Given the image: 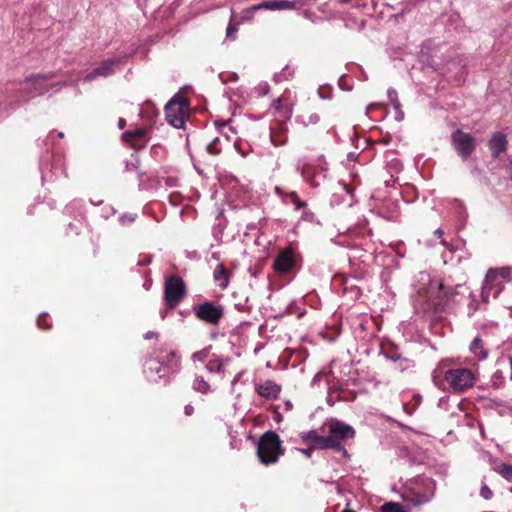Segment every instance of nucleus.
Segmentation results:
<instances>
[{
  "instance_id": "nucleus-22",
  "label": "nucleus",
  "mask_w": 512,
  "mask_h": 512,
  "mask_svg": "<svg viewBox=\"0 0 512 512\" xmlns=\"http://www.w3.org/2000/svg\"><path fill=\"white\" fill-rule=\"evenodd\" d=\"M496 471L506 480L512 481V465L501 464L497 467Z\"/></svg>"
},
{
  "instance_id": "nucleus-31",
  "label": "nucleus",
  "mask_w": 512,
  "mask_h": 512,
  "mask_svg": "<svg viewBox=\"0 0 512 512\" xmlns=\"http://www.w3.org/2000/svg\"><path fill=\"white\" fill-rule=\"evenodd\" d=\"M217 138L214 139L211 143L208 144L207 146V151L212 154V155H218L220 153V151L218 149H216L215 147V144L217 142Z\"/></svg>"
},
{
  "instance_id": "nucleus-42",
  "label": "nucleus",
  "mask_w": 512,
  "mask_h": 512,
  "mask_svg": "<svg viewBox=\"0 0 512 512\" xmlns=\"http://www.w3.org/2000/svg\"><path fill=\"white\" fill-rule=\"evenodd\" d=\"M311 449L312 448H309V449H303L302 452L306 455V456H310L311 455Z\"/></svg>"
},
{
  "instance_id": "nucleus-16",
  "label": "nucleus",
  "mask_w": 512,
  "mask_h": 512,
  "mask_svg": "<svg viewBox=\"0 0 512 512\" xmlns=\"http://www.w3.org/2000/svg\"><path fill=\"white\" fill-rule=\"evenodd\" d=\"M214 279L218 281L221 288H226L228 285V276L223 265H218L214 270Z\"/></svg>"
},
{
  "instance_id": "nucleus-7",
  "label": "nucleus",
  "mask_w": 512,
  "mask_h": 512,
  "mask_svg": "<svg viewBox=\"0 0 512 512\" xmlns=\"http://www.w3.org/2000/svg\"><path fill=\"white\" fill-rule=\"evenodd\" d=\"M452 145L457 153L467 159L475 150V139L462 130H456L451 136Z\"/></svg>"
},
{
  "instance_id": "nucleus-14",
  "label": "nucleus",
  "mask_w": 512,
  "mask_h": 512,
  "mask_svg": "<svg viewBox=\"0 0 512 512\" xmlns=\"http://www.w3.org/2000/svg\"><path fill=\"white\" fill-rule=\"evenodd\" d=\"M433 495V491L425 493L410 491L404 499L409 501L414 506H420L422 504L428 503L432 499Z\"/></svg>"
},
{
  "instance_id": "nucleus-12",
  "label": "nucleus",
  "mask_w": 512,
  "mask_h": 512,
  "mask_svg": "<svg viewBox=\"0 0 512 512\" xmlns=\"http://www.w3.org/2000/svg\"><path fill=\"white\" fill-rule=\"evenodd\" d=\"M147 131L143 128H137L135 130L126 131L123 134V140L129 143L134 149H141L145 147V142L143 141L146 136Z\"/></svg>"
},
{
  "instance_id": "nucleus-41",
  "label": "nucleus",
  "mask_w": 512,
  "mask_h": 512,
  "mask_svg": "<svg viewBox=\"0 0 512 512\" xmlns=\"http://www.w3.org/2000/svg\"><path fill=\"white\" fill-rule=\"evenodd\" d=\"M154 370H155V372H156L157 374H159V375H160V377H162V376H163V375H161V374H160V373L162 372V366H161V365H160L159 367H156Z\"/></svg>"
},
{
  "instance_id": "nucleus-37",
  "label": "nucleus",
  "mask_w": 512,
  "mask_h": 512,
  "mask_svg": "<svg viewBox=\"0 0 512 512\" xmlns=\"http://www.w3.org/2000/svg\"><path fill=\"white\" fill-rule=\"evenodd\" d=\"M125 126H126V121H125V119L120 118V119L118 120V127H119L120 129H123Z\"/></svg>"
},
{
  "instance_id": "nucleus-33",
  "label": "nucleus",
  "mask_w": 512,
  "mask_h": 512,
  "mask_svg": "<svg viewBox=\"0 0 512 512\" xmlns=\"http://www.w3.org/2000/svg\"><path fill=\"white\" fill-rule=\"evenodd\" d=\"M194 412V408L192 405H186L185 408H184V413L187 415V416H191Z\"/></svg>"
},
{
  "instance_id": "nucleus-40",
  "label": "nucleus",
  "mask_w": 512,
  "mask_h": 512,
  "mask_svg": "<svg viewBox=\"0 0 512 512\" xmlns=\"http://www.w3.org/2000/svg\"><path fill=\"white\" fill-rule=\"evenodd\" d=\"M508 172H509L510 178L512 180V161L508 165Z\"/></svg>"
},
{
  "instance_id": "nucleus-15",
  "label": "nucleus",
  "mask_w": 512,
  "mask_h": 512,
  "mask_svg": "<svg viewBox=\"0 0 512 512\" xmlns=\"http://www.w3.org/2000/svg\"><path fill=\"white\" fill-rule=\"evenodd\" d=\"M511 275V269L509 267H502L499 269H490L486 275V281H494L498 276L501 278H509Z\"/></svg>"
},
{
  "instance_id": "nucleus-39",
  "label": "nucleus",
  "mask_w": 512,
  "mask_h": 512,
  "mask_svg": "<svg viewBox=\"0 0 512 512\" xmlns=\"http://www.w3.org/2000/svg\"><path fill=\"white\" fill-rule=\"evenodd\" d=\"M435 235H436L437 237H441V236L443 235V230H442V229H440V228H439V229H437V230H435Z\"/></svg>"
},
{
  "instance_id": "nucleus-18",
  "label": "nucleus",
  "mask_w": 512,
  "mask_h": 512,
  "mask_svg": "<svg viewBox=\"0 0 512 512\" xmlns=\"http://www.w3.org/2000/svg\"><path fill=\"white\" fill-rule=\"evenodd\" d=\"M312 449H333V443L329 439V436H320L316 438L315 444Z\"/></svg>"
},
{
  "instance_id": "nucleus-34",
  "label": "nucleus",
  "mask_w": 512,
  "mask_h": 512,
  "mask_svg": "<svg viewBox=\"0 0 512 512\" xmlns=\"http://www.w3.org/2000/svg\"><path fill=\"white\" fill-rule=\"evenodd\" d=\"M272 106H273L276 110L280 111V110H281V108H282V105H281V99H280V98H278V99L274 100V101H273V103H272Z\"/></svg>"
},
{
  "instance_id": "nucleus-45",
  "label": "nucleus",
  "mask_w": 512,
  "mask_h": 512,
  "mask_svg": "<svg viewBox=\"0 0 512 512\" xmlns=\"http://www.w3.org/2000/svg\"><path fill=\"white\" fill-rule=\"evenodd\" d=\"M59 137H64V134L62 132L59 133Z\"/></svg>"
},
{
  "instance_id": "nucleus-6",
  "label": "nucleus",
  "mask_w": 512,
  "mask_h": 512,
  "mask_svg": "<svg viewBox=\"0 0 512 512\" xmlns=\"http://www.w3.org/2000/svg\"><path fill=\"white\" fill-rule=\"evenodd\" d=\"M196 317L206 323L216 325L224 315V309L221 305L206 301L193 307Z\"/></svg>"
},
{
  "instance_id": "nucleus-35",
  "label": "nucleus",
  "mask_w": 512,
  "mask_h": 512,
  "mask_svg": "<svg viewBox=\"0 0 512 512\" xmlns=\"http://www.w3.org/2000/svg\"><path fill=\"white\" fill-rule=\"evenodd\" d=\"M323 376H324V374H323V373H321V372L317 373V374L314 376V378H313L312 384H313V385H315L316 383H318V382L321 380V378H322Z\"/></svg>"
},
{
  "instance_id": "nucleus-19",
  "label": "nucleus",
  "mask_w": 512,
  "mask_h": 512,
  "mask_svg": "<svg viewBox=\"0 0 512 512\" xmlns=\"http://www.w3.org/2000/svg\"><path fill=\"white\" fill-rule=\"evenodd\" d=\"M296 5H297L296 1L274 0L273 1V10L295 9Z\"/></svg>"
},
{
  "instance_id": "nucleus-36",
  "label": "nucleus",
  "mask_w": 512,
  "mask_h": 512,
  "mask_svg": "<svg viewBox=\"0 0 512 512\" xmlns=\"http://www.w3.org/2000/svg\"><path fill=\"white\" fill-rule=\"evenodd\" d=\"M437 289H438V292H439V293H440V292H443V293L445 294V296H446V295H447V293H448V292L445 290L444 285H443L442 283H439V284L437 285Z\"/></svg>"
},
{
  "instance_id": "nucleus-13",
  "label": "nucleus",
  "mask_w": 512,
  "mask_h": 512,
  "mask_svg": "<svg viewBox=\"0 0 512 512\" xmlns=\"http://www.w3.org/2000/svg\"><path fill=\"white\" fill-rule=\"evenodd\" d=\"M280 391V386L272 380H266L256 386V392L266 399H276Z\"/></svg>"
},
{
  "instance_id": "nucleus-27",
  "label": "nucleus",
  "mask_w": 512,
  "mask_h": 512,
  "mask_svg": "<svg viewBox=\"0 0 512 512\" xmlns=\"http://www.w3.org/2000/svg\"><path fill=\"white\" fill-rule=\"evenodd\" d=\"M388 97H389V100H390L391 104L393 105V107L395 109H398L400 107V103L398 101L396 91L393 89L388 90Z\"/></svg>"
},
{
  "instance_id": "nucleus-17",
  "label": "nucleus",
  "mask_w": 512,
  "mask_h": 512,
  "mask_svg": "<svg viewBox=\"0 0 512 512\" xmlns=\"http://www.w3.org/2000/svg\"><path fill=\"white\" fill-rule=\"evenodd\" d=\"M470 349L479 359H485L487 357V352L483 349L482 340L480 338H475L472 341Z\"/></svg>"
},
{
  "instance_id": "nucleus-8",
  "label": "nucleus",
  "mask_w": 512,
  "mask_h": 512,
  "mask_svg": "<svg viewBox=\"0 0 512 512\" xmlns=\"http://www.w3.org/2000/svg\"><path fill=\"white\" fill-rule=\"evenodd\" d=\"M295 265L293 253L291 250L282 251L274 260L273 268L278 273H288Z\"/></svg>"
},
{
  "instance_id": "nucleus-20",
  "label": "nucleus",
  "mask_w": 512,
  "mask_h": 512,
  "mask_svg": "<svg viewBox=\"0 0 512 512\" xmlns=\"http://www.w3.org/2000/svg\"><path fill=\"white\" fill-rule=\"evenodd\" d=\"M380 512H407L400 503L387 502L380 508Z\"/></svg>"
},
{
  "instance_id": "nucleus-30",
  "label": "nucleus",
  "mask_w": 512,
  "mask_h": 512,
  "mask_svg": "<svg viewBox=\"0 0 512 512\" xmlns=\"http://www.w3.org/2000/svg\"><path fill=\"white\" fill-rule=\"evenodd\" d=\"M237 32V28L235 25H232L231 23L228 25L226 29V36L232 40L235 39V33Z\"/></svg>"
},
{
  "instance_id": "nucleus-23",
  "label": "nucleus",
  "mask_w": 512,
  "mask_h": 512,
  "mask_svg": "<svg viewBox=\"0 0 512 512\" xmlns=\"http://www.w3.org/2000/svg\"><path fill=\"white\" fill-rule=\"evenodd\" d=\"M159 365L161 366H164V365H167L171 368H177L178 367V361L176 360V355L174 352H170L168 355H167V359L166 360H159L158 362Z\"/></svg>"
},
{
  "instance_id": "nucleus-24",
  "label": "nucleus",
  "mask_w": 512,
  "mask_h": 512,
  "mask_svg": "<svg viewBox=\"0 0 512 512\" xmlns=\"http://www.w3.org/2000/svg\"><path fill=\"white\" fill-rule=\"evenodd\" d=\"M319 435L316 431L312 430L305 434H303L302 439L305 443L310 445V448H312L315 444L316 438H318Z\"/></svg>"
},
{
  "instance_id": "nucleus-10",
  "label": "nucleus",
  "mask_w": 512,
  "mask_h": 512,
  "mask_svg": "<svg viewBox=\"0 0 512 512\" xmlns=\"http://www.w3.org/2000/svg\"><path fill=\"white\" fill-rule=\"evenodd\" d=\"M507 138L506 135L502 132H495L492 134L488 147L491 151V155L493 158H498L501 153H504L507 149Z\"/></svg>"
},
{
  "instance_id": "nucleus-44",
  "label": "nucleus",
  "mask_w": 512,
  "mask_h": 512,
  "mask_svg": "<svg viewBox=\"0 0 512 512\" xmlns=\"http://www.w3.org/2000/svg\"><path fill=\"white\" fill-rule=\"evenodd\" d=\"M342 512H355V511H353V510H351V509H345V510H343Z\"/></svg>"
},
{
  "instance_id": "nucleus-11",
  "label": "nucleus",
  "mask_w": 512,
  "mask_h": 512,
  "mask_svg": "<svg viewBox=\"0 0 512 512\" xmlns=\"http://www.w3.org/2000/svg\"><path fill=\"white\" fill-rule=\"evenodd\" d=\"M119 63L118 59H108L104 61L99 67L95 68L91 73L84 77V81L90 82L98 76L107 77L114 73V65Z\"/></svg>"
},
{
  "instance_id": "nucleus-3",
  "label": "nucleus",
  "mask_w": 512,
  "mask_h": 512,
  "mask_svg": "<svg viewBox=\"0 0 512 512\" xmlns=\"http://www.w3.org/2000/svg\"><path fill=\"white\" fill-rule=\"evenodd\" d=\"M354 435L355 431L353 427L341 421L333 420L328 425V436L333 443V449L342 451L344 455L347 454V451L343 448L342 443L347 439L353 438Z\"/></svg>"
},
{
  "instance_id": "nucleus-9",
  "label": "nucleus",
  "mask_w": 512,
  "mask_h": 512,
  "mask_svg": "<svg viewBox=\"0 0 512 512\" xmlns=\"http://www.w3.org/2000/svg\"><path fill=\"white\" fill-rule=\"evenodd\" d=\"M54 77L55 73L53 72L29 76L26 81L33 84V90H29L27 93L31 94L32 96L43 94L44 92L48 91V87L44 86L43 84Z\"/></svg>"
},
{
  "instance_id": "nucleus-5",
  "label": "nucleus",
  "mask_w": 512,
  "mask_h": 512,
  "mask_svg": "<svg viewBox=\"0 0 512 512\" xmlns=\"http://www.w3.org/2000/svg\"><path fill=\"white\" fill-rule=\"evenodd\" d=\"M445 380L456 392H462L474 385V375L467 368H457L446 371Z\"/></svg>"
},
{
  "instance_id": "nucleus-4",
  "label": "nucleus",
  "mask_w": 512,
  "mask_h": 512,
  "mask_svg": "<svg viewBox=\"0 0 512 512\" xmlns=\"http://www.w3.org/2000/svg\"><path fill=\"white\" fill-rule=\"evenodd\" d=\"M186 296L184 281L178 276H171L166 279L164 286V298L168 308H175Z\"/></svg>"
},
{
  "instance_id": "nucleus-38",
  "label": "nucleus",
  "mask_w": 512,
  "mask_h": 512,
  "mask_svg": "<svg viewBox=\"0 0 512 512\" xmlns=\"http://www.w3.org/2000/svg\"><path fill=\"white\" fill-rule=\"evenodd\" d=\"M271 139H272V142H273L275 145H281V144L285 143V141H281V142H280V141L276 140V136H275V134H272V135H271Z\"/></svg>"
},
{
  "instance_id": "nucleus-29",
  "label": "nucleus",
  "mask_w": 512,
  "mask_h": 512,
  "mask_svg": "<svg viewBox=\"0 0 512 512\" xmlns=\"http://www.w3.org/2000/svg\"><path fill=\"white\" fill-rule=\"evenodd\" d=\"M480 495L485 499L489 500L492 498V491L487 485H483L480 490Z\"/></svg>"
},
{
  "instance_id": "nucleus-21",
  "label": "nucleus",
  "mask_w": 512,
  "mask_h": 512,
  "mask_svg": "<svg viewBox=\"0 0 512 512\" xmlns=\"http://www.w3.org/2000/svg\"><path fill=\"white\" fill-rule=\"evenodd\" d=\"M193 388L203 394H206L210 390V385L204 380L203 377H196Z\"/></svg>"
},
{
  "instance_id": "nucleus-32",
  "label": "nucleus",
  "mask_w": 512,
  "mask_h": 512,
  "mask_svg": "<svg viewBox=\"0 0 512 512\" xmlns=\"http://www.w3.org/2000/svg\"><path fill=\"white\" fill-rule=\"evenodd\" d=\"M144 338L146 340L158 339V333L154 331H149L144 335Z\"/></svg>"
},
{
  "instance_id": "nucleus-1",
  "label": "nucleus",
  "mask_w": 512,
  "mask_h": 512,
  "mask_svg": "<svg viewBox=\"0 0 512 512\" xmlns=\"http://www.w3.org/2000/svg\"><path fill=\"white\" fill-rule=\"evenodd\" d=\"M283 454L282 441L274 431H267L260 437L257 456L262 464L266 466L275 464Z\"/></svg>"
},
{
  "instance_id": "nucleus-28",
  "label": "nucleus",
  "mask_w": 512,
  "mask_h": 512,
  "mask_svg": "<svg viewBox=\"0 0 512 512\" xmlns=\"http://www.w3.org/2000/svg\"><path fill=\"white\" fill-rule=\"evenodd\" d=\"M207 355H208V352L206 350H201V351L195 352L192 355V359L194 362H196V361L204 362L205 359L207 358Z\"/></svg>"
},
{
  "instance_id": "nucleus-43",
  "label": "nucleus",
  "mask_w": 512,
  "mask_h": 512,
  "mask_svg": "<svg viewBox=\"0 0 512 512\" xmlns=\"http://www.w3.org/2000/svg\"><path fill=\"white\" fill-rule=\"evenodd\" d=\"M311 119H312L314 122H316V121H318L319 117H318L317 115H315V116L311 117Z\"/></svg>"
},
{
  "instance_id": "nucleus-26",
  "label": "nucleus",
  "mask_w": 512,
  "mask_h": 512,
  "mask_svg": "<svg viewBox=\"0 0 512 512\" xmlns=\"http://www.w3.org/2000/svg\"><path fill=\"white\" fill-rule=\"evenodd\" d=\"M259 9H269V10H273V1H264L260 4H257V5H254L252 6L249 11L251 12H255Z\"/></svg>"
},
{
  "instance_id": "nucleus-2",
  "label": "nucleus",
  "mask_w": 512,
  "mask_h": 512,
  "mask_svg": "<svg viewBox=\"0 0 512 512\" xmlns=\"http://www.w3.org/2000/svg\"><path fill=\"white\" fill-rule=\"evenodd\" d=\"M188 102L184 96L180 94L174 95L165 106V116L167 122L175 127L181 128L185 123V110Z\"/></svg>"
},
{
  "instance_id": "nucleus-25",
  "label": "nucleus",
  "mask_w": 512,
  "mask_h": 512,
  "mask_svg": "<svg viewBox=\"0 0 512 512\" xmlns=\"http://www.w3.org/2000/svg\"><path fill=\"white\" fill-rule=\"evenodd\" d=\"M223 366H224V363L220 360H215V361H210L207 365H206V368L210 371V372H223Z\"/></svg>"
}]
</instances>
